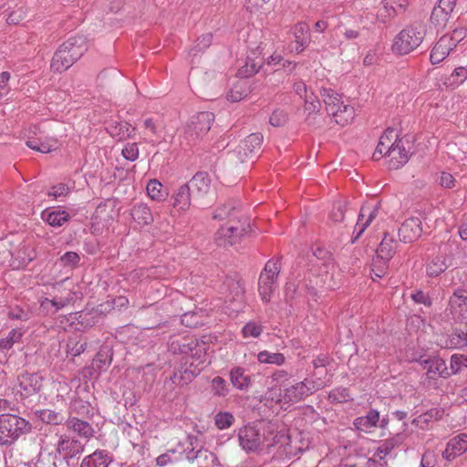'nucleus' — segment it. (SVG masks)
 <instances>
[{"label": "nucleus", "instance_id": "bf43d9fd", "mask_svg": "<svg viewBox=\"0 0 467 467\" xmlns=\"http://www.w3.org/2000/svg\"><path fill=\"white\" fill-rule=\"evenodd\" d=\"M379 211V203L370 205H363L360 208L359 212V220H363L365 216H368L367 220L365 221L368 223V224H370L373 219L377 216Z\"/></svg>", "mask_w": 467, "mask_h": 467}, {"label": "nucleus", "instance_id": "2eb2a0df", "mask_svg": "<svg viewBox=\"0 0 467 467\" xmlns=\"http://www.w3.org/2000/svg\"><path fill=\"white\" fill-rule=\"evenodd\" d=\"M65 426L67 429L79 438L88 441L95 435V430L92 425L88 422L85 419H80L76 416H69L65 420Z\"/></svg>", "mask_w": 467, "mask_h": 467}, {"label": "nucleus", "instance_id": "37998d69", "mask_svg": "<svg viewBox=\"0 0 467 467\" xmlns=\"http://www.w3.org/2000/svg\"><path fill=\"white\" fill-rule=\"evenodd\" d=\"M451 311L467 309V291L457 289L449 299Z\"/></svg>", "mask_w": 467, "mask_h": 467}, {"label": "nucleus", "instance_id": "3c124183", "mask_svg": "<svg viewBox=\"0 0 467 467\" xmlns=\"http://www.w3.org/2000/svg\"><path fill=\"white\" fill-rule=\"evenodd\" d=\"M352 399L350 398L347 388H337L332 389L328 394V400L331 403H345Z\"/></svg>", "mask_w": 467, "mask_h": 467}, {"label": "nucleus", "instance_id": "774afa93", "mask_svg": "<svg viewBox=\"0 0 467 467\" xmlns=\"http://www.w3.org/2000/svg\"><path fill=\"white\" fill-rule=\"evenodd\" d=\"M122 156L130 161H134L139 157V148L137 143H127L122 150Z\"/></svg>", "mask_w": 467, "mask_h": 467}, {"label": "nucleus", "instance_id": "0e129e2a", "mask_svg": "<svg viewBox=\"0 0 467 467\" xmlns=\"http://www.w3.org/2000/svg\"><path fill=\"white\" fill-rule=\"evenodd\" d=\"M262 331L261 325L256 322H248L242 329L244 337H257L261 335Z\"/></svg>", "mask_w": 467, "mask_h": 467}, {"label": "nucleus", "instance_id": "f8f14e48", "mask_svg": "<svg viewBox=\"0 0 467 467\" xmlns=\"http://www.w3.org/2000/svg\"><path fill=\"white\" fill-rule=\"evenodd\" d=\"M237 437L240 446L245 451H255L260 448V423L245 425L238 430Z\"/></svg>", "mask_w": 467, "mask_h": 467}, {"label": "nucleus", "instance_id": "f03ea898", "mask_svg": "<svg viewBox=\"0 0 467 467\" xmlns=\"http://www.w3.org/2000/svg\"><path fill=\"white\" fill-rule=\"evenodd\" d=\"M425 36V26L416 24L407 26L395 36L391 49L397 55H407L421 44Z\"/></svg>", "mask_w": 467, "mask_h": 467}, {"label": "nucleus", "instance_id": "c03bdc74", "mask_svg": "<svg viewBox=\"0 0 467 467\" xmlns=\"http://www.w3.org/2000/svg\"><path fill=\"white\" fill-rule=\"evenodd\" d=\"M146 190L149 197L153 201H162L168 195L163 190L162 184L157 180H150L147 184Z\"/></svg>", "mask_w": 467, "mask_h": 467}, {"label": "nucleus", "instance_id": "dca6fc26", "mask_svg": "<svg viewBox=\"0 0 467 467\" xmlns=\"http://www.w3.org/2000/svg\"><path fill=\"white\" fill-rule=\"evenodd\" d=\"M107 132L119 141L133 138L135 128L124 120L110 119L106 122Z\"/></svg>", "mask_w": 467, "mask_h": 467}, {"label": "nucleus", "instance_id": "473e14b6", "mask_svg": "<svg viewBox=\"0 0 467 467\" xmlns=\"http://www.w3.org/2000/svg\"><path fill=\"white\" fill-rule=\"evenodd\" d=\"M397 246V241L389 234H385L377 249V255L385 260H390L396 253Z\"/></svg>", "mask_w": 467, "mask_h": 467}, {"label": "nucleus", "instance_id": "7c9ffc66", "mask_svg": "<svg viewBox=\"0 0 467 467\" xmlns=\"http://www.w3.org/2000/svg\"><path fill=\"white\" fill-rule=\"evenodd\" d=\"M264 63L263 58L247 56L245 63L237 71V76L247 78L256 74Z\"/></svg>", "mask_w": 467, "mask_h": 467}, {"label": "nucleus", "instance_id": "603ef678", "mask_svg": "<svg viewBox=\"0 0 467 467\" xmlns=\"http://www.w3.org/2000/svg\"><path fill=\"white\" fill-rule=\"evenodd\" d=\"M234 422V417L228 411H220L214 417V423L219 430L230 428Z\"/></svg>", "mask_w": 467, "mask_h": 467}, {"label": "nucleus", "instance_id": "39448f33", "mask_svg": "<svg viewBox=\"0 0 467 467\" xmlns=\"http://www.w3.org/2000/svg\"><path fill=\"white\" fill-rule=\"evenodd\" d=\"M280 270V258H272L266 262L260 274L258 280V291L261 299L265 303L271 300V296L277 287V277Z\"/></svg>", "mask_w": 467, "mask_h": 467}, {"label": "nucleus", "instance_id": "0eeeda50", "mask_svg": "<svg viewBox=\"0 0 467 467\" xmlns=\"http://www.w3.org/2000/svg\"><path fill=\"white\" fill-rule=\"evenodd\" d=\"M323 387L324 384L322 381L317 382L313 379H306L303 381L285 388L284 398L288 402L296 403L304 400Z\"/></svg>", "mask_w": 467, "mask_h": 467}, {"label": "nucleus", "instance_id": "4468645a", "mask_svg": "<svg viewBox=\"0 0 467 467\" xmlns=\"http://www.w3.org/2000/svg\"><path fill=\"white\" fill-rule=\"evenodd\" d=\"M20 396L22 398L31 397L40 391L43 378L37 373L23 372L17 377Z\"/></svg>", "mask_w": 467, "mask_h": 467}, {"label": "nucleus", "instance_id": "2f4dec72", "mask_svg": "<svg viewBox=\"0 0 467 467\" xmlns=\"http://www.w3.org/2000/svg\"><path fill=\"white\" fill-rule=\"evenodd\" d=\"M294 35L296 38L295 51L299 54L310 43L309 28L306 24L299 23L295 26Z\"/></svg>", "mask_w": 467, "mask_h": 467}, {"label": "nucleus", "instance_id": "412c9836", "mask_svg": "<svg viewBox=\"0 0 467 467\" xmlns=\"http://www.w3.org/2000/svg\"><path fill=\"white\" fill-rule=\"evenodd\" d=\"M454 47H456L452 42H451L449 36H442L431 49L430 55L431 64H438L441 62Z\"/></svg>", "mask_w": 467, "mask_h": 467}, {"label": "nucleus", "instance_id": "a18cd8bd", "mask_svg": "<svg viewBox=\"0 0 467 467\" xmlns=\"http://www.w3.org/2000/svg\"><path fill=\"white\" fill-rule=\"evenodd\" d=\"M39 418L43 422L52 425L65 424V420H67L61 413L52 410H40Z\"/></svg>", "mask_w": 467, "mask_h": 467}, {"label": "nucleus", "instance_id": "4c0bfd02", "mask_svg": "<svg viewBox=\"0 0 467 467\" xmlns=\"http://www.w3.org/2000/svg\"><path fill=\"white\" fill-rule=\"evenodd\" d=\"M182 450H185V448L178 445L177 448L168 450L165 453L161 454L156 459L157 465L163 467L169 463L184 460V454L182 453Z\"/></svg>", "mask_w": 467, "mask_h": 467}, {"label": "nucleus", "instance_id": "cd10ccee", "mask_svg": "<svg viewBox=\"0 0 467 467\" xmlns=\"http://www.w3.org/2000/svg\"><path fill=\"white\" fill-rule=\"evenodd\" d=\"M132 219L141 225H149L153 222V215L150 207L143 202L136 203L130 210Z\"/></svg>", "mask_w": 467, "mask_h": 467}, {"label": "nucleus", "instance_id": "9d476101", "mask_svg": "<svg viewBox=\"0 0 467 467\" xmlns=\"http://www.w3.org/2000/svg\"><path fill=\"white\" fill-rule=\"evenodd\" d=\"M86 444L76 437L68 434H60L56 444V454L66 458L79 459L85 451Z\"/></svg>", "mask_w": 467, "mask_h": 467}, {"label": "nucleus", "instance_id": "c756f323", "mask_svg": "<svg viewBox=\"0 0 467 467\" xmlns=\"http://www.w3.org/2000/svg\"><path fill=\"white\" fill-rule=\"evenodd\" d=\"M379 422V412L377 410H370L367 415L356 418L353 424L357 430L367 432L368 429L376 427Z\"/></svg>", "mask_w": 467, "mask_h": 467}, {"label": "nucleus", "instance_id": "393cba45", "mask_svg": "<svg viewBox=\"0 0 467 467\" xmlns=\"http://www.w3.org/2000/svg\"><path fill=\"white\" fill-rule=\"evenodd\" d=\"M409 151L410 150H407L404 145L403 140H398V138H396L389 155L391 158V162L393 163L392 167L398 169L407 163L410 158Z\"/></svg>", "mask_w": 467, "mask_h": 467}, {"label": "nucleus", "instance_id": "79ce46f5", "mask_svg": "<svg viewBox=\"0 0 467 467\" xmlns=\"http://www.w3.org/2000/svg\"><path fill=\"white\" fill-rule=\"evenodd\" d=\"M448 268L446 258L443 255L434 257L426 266V273L431 277H436Z\"/></svg>", "mask_w": 467, "mask_h": 467}, {"label": "nucleus", "instance_id": "de8ad7c7", "mask_svg": "<svg viewBox=\"0 0 467 467\" xmlns=\"http://www.w3.org/2000/svg\"><path fill=\"white\" fill-rule=\"evenodd\" d=\"M228 159L233 164L235 165L253 160L246 150H244L243 146L240 145L235 147L234 150L228 152Z\"/></svg>", "mask_w": 467, "mask_h": 467}, {"label": "nucleus", "instance_id": "423d86ee", "mask_svg": "<svg viewBox=\"0 0 467 467\" xmlns=\"http://www.w3.org/2000/svg\"><path fill=\"white\" fill-rule=\"evenodd\" d=\"M214 121V115L209 111H202L192 116L186 125L185 137L192 142L205 136Z\"/></svg>", "mask_w": 467, "mask_h": 467}, {"label": "nucleus", "instance_id": "13d9d810", "mask_svg": "<svg viewBox=\"0 0 467 467\" xmlns=\"http://www.w3.org/2000/svg\"><path fill=\"white\" fill-rule=\"evenodd\" d=\"M339 33L346 40L357 39L361 35V27L357 26L349 27L347 24H341L338 26Z\"/></svg>", "mask_w": 467, "mask_h": 467}, {"label": "nucleus", "instance_id": "49530a36", "mask_svg": "<svg viewBox=\"0 0 467 467\" xmlns=\"http://www.w3.org/2000/svg\"><path fill=\"white\" fill-rule=\"evenodd\" d=\"M257 359L261 363L282 365L285 358L282 353H272L267 350H264L258 353Z\"/></svg>", "mask_w": 467, "mask_h": 467}, {"label": "nucleus", "instance_id": "f3484780", "mask_svg": "<svg viewBox=\"0 0 467 467\" xmlns=\"http://www.w3.org/2000/svg\"><path fill=\"white\" fill-rule=\"evenodd\" d=\"M422 234L421 221L418 217L407 219L399 229L400 240L404 243H412Z\"/></svg>", "mask_w": 467, "mask_h": 467}, {"label": "nucleus", "instance_id": "ddd939ff", "mask_svg": "<svg viewBox=\"0 0 467 467\" xmlns=\"http://www.w3.org/2000/svg\"><path fill=\"white\" fill-rule=\"evenodd\" d=\"M411 361H417L426 370L428 379H435L438 377L448 378L451 373L448 371L445 361L440 358L432 357L429 358H423L420 357L419 359H412Z\"/></svg>", "mask_w": 467, "mask_h": 467}, {"label": "nucleus", "instance_id": "6e6552de", "mask_svg": "<svg viewBox=\"0 0 467 467\" xmlns=\"http://www.w3.org/2000/svg\"><path fill=\"white\" fill-rule=\"evenodd\" d=\"M193 197V206L201 207L205 205L204 198L211 187V179L207 172H197L190 182H186Z\"/></svg>", "mask_w": 467, "mask_h": 467}, {"label": "nucleus", "instance_id": "7ed1b4c3", "mask_svg": "<svg viewBox=\"0 0 467 467\" xmlns=\"http://www.w3.org/2000/svg\"><path fill=\"white\" fill-rule=\"evenodd\" d=\"M31 424L25 419L10 413L0 415V444L10 445L20 436L30 432Z\"/></svg>", "mask_w": 467, "mask_h": 467}, {"label": "nucleus", "instance_id": "e2e57ef3", "mask_svg": "<svg viewBox=\"0 0 467 467\" xmlns=\"http://www.w3.org/2000/svg\"><path fill=\"white\" fill-rule=\"evenodd\" d=\"M213 36L211 34H205L197 39V43L193 49L191 50L190 54L196 56L197 52H202L212 44Z\"/></svg>", "mask_w": 467, "mask_h": 467}, {"label": "nucleus", "instance_id": "680f3d73", "mask_svg": "<svg viewBox=\"0 0 467 467\" xmlns=\"http://www.w3.org/2000/svg\"><path fill=\"white\" fill-rule=\"evenodd\" d=\"M212 388L215 396L224 397L228 394L226 381L219 376L213 378L212 380Z\"/></svg>", "mask_w": 467, "mask_h": 467}, {"label": "nucleus", "instance_id": "20e7f679", "mask_svg": "<svg viewBox=\"0 0 467 467\" xmlns=\"http://www.w3.org/2000/svg\"><path fill=\"white\" fill-rule=\"evenodd\" d=\"M250 222L248 218L230 220L226 225L222 226L215 234V243L218 246H232L239 244L242 238L249 232Z\"/></svg>", "mask_w": 467, "mask_h": 467}, {"label": "nucleus", "instance_id": "b1692460", "mask_svg": "<svg viewBox=\"0 0 467 467\" xmlns=\"http://www.w3.org/2000/svg\"><path fill=\"white\" fill-rule=\"evenodd\" d=\"M173 207L178 211H186L190 206L193 205V197L191 193L189 186L184 183L181 185L173 193Z\"/></svg>", "mask_w": 467, "mask_h": 467}, {"label": "nucleus", "instance_id": "a211bd4d", "mask_svg": "<svg viewBox=\"0 0 467 467\" xmlns=\"http://www.w3.org/2000/svg\"><path fill=\"white\" fill-rule=\"evenodd\" d=\"M112 461V454L109 451L97 449L83 457L78 467H109Z\"/></svg>", "mask_w": 467, "mask_h": 467}, {"label": "nucleus", "instance_id": "a19ab883", "mask_svg": "<svg viewBox=\"0 0 467 467\" xmlns=\"http://www.w3.org/2000/svg\"><path fill=\"white\" fill-rule=\"evenodd\" d=\"M451 348L467 347V323L463 327H454L450 336Z\"/></svg>", "mask_w": 467, "mask_h": 467}, {"label": "nucleus", "instance_id": "a878e982", "mask_svg": "<svg viewBox=\"0 0 467 467\" xmlns=\"http://www.w3.org/2000/svg\"><path fill=\"white\" fill-rule=\"evenodd\" d=\"M320 95L326 105L327 112L332 117L337 115V112L339 111L340 107L343 105L340 96L331 88H322Z\"/></svg>", "mask_w": 467, "mask_h": 467}, {"label": "nucleus", "instance_id": "e433bc0d", "mask_svg": "<svg viewBox=\"0 0 467 467\" xmlns=\"http://www.w3.org/2000/svg\"><path fill=\"white\" fill-rule=\"evenodd\" d=\"M402 441L403 438L401 434H396L395 436L383 441L382 443L377 448L374 456L379 458L380 460L384 459L392 451L394 448L400 446Z\"/></svg>", "mask_w": 467, "mask_h": 467}, {"label": "nucleus", "instance_id": "f704fd0d", "mask_svg": "<svg viewBox=\"0 0 467 467\" xmlns=\"http://www.w3.org/2000/svg\"><path fill=\"white\" fill-rule=\"evenodd\" d=\"M263 143V135L259 132L257 133H252L249 136H247L244 140H242L239 145L243 146L244 150L248 152L249 155L253 159H254Z\"/></svg>", "mask_w": 467, "mask_h": 467}, {"label": "nucleus", "instance_id": "5701e85b", "mask_svg": "<svg viewBox=\"0 0 467 467\" xmlns=\"http://www.w3.org/2000/svg\"><path fill=\"white\" fill-rule=\"evenodd\" d=\"M199 344L195 339L184 340L183 342L172 341L170 345V349L173 353H180L184 357H189L190 360L194 356H201V349H198Z\"/></svg>", "mask_w": 467, "mask_h": 467}, {"label": "nucleus", "instance_id": "f257e3e1", "mask_svg": "<svg viewBox=\"0 0 467 467\" xmlns=\"http://www.w3.org/2000/svg\"><path fill=\"white\" fill-rule=\"evenodd\" d=\"M88 50L87 38L82 36L69 37L55 52L50 67L54 72H64Z\"/></svg>", "mask_w": 467, "mask_h": 467}, {"label": "nucleus", "instance_id": "ea45409f", "mask_svg": "<svg viewBox=\"0 0 467 467\" xmlns=\"http://www.w3.org/2000/svg\"><path fill=\"white\" fill-rule=\"evenodd\" d=\"M397 138V134L395 133V130L391 128H388L384 134L379 138V141L377 145V154L385 153V155H389L391 148L393 146V139Z\"/></svg>", "mask_w": 467, "mask_h": 467}, {"label": "nucleus", "instance_id": "58836bf2", "mask_svg": "<svg viewBox=\"0 0 467 467\" xmlns=\"http://www.w3.org/2000/svg\"><path fill=\"white\" fill-rule=\"evenodd\" d=\"M385 16L391 18L403 13L409 5V0H384L382 2Z\"/></svg>", "mask_w": 467, "mask_h": 467}, {"label": "nucleus", "instance_id": "1a4fd4ad", "mask_svg": "<svg viewBox=\"0 0 467 467\" xmlns=\"http://www.w3.org/2000/svg\"><path fill=\"white\" fill-rule=\"evenodd\" d=\"M202 371L199 365L194 364L192 360H190L189 357H182L180 365L175 368L173 374L170 377V379L173 384L176 385H187L197 377Z\"/></svg>", "mask_w": 467, "mask_h": 467}, {"label": "nucleus", "instance_id": "bb28decb", "mask_svg": "<svg viewBox=\"0 0 467 467\" xmlns=\"http://www.w3.org/2000/svg\"><path fill=\"white\" fill-rule=\"evenodd\" d=\"M112 348L109 345H102L92 359V363L97 367L99 371L104 372L109 368L112 362Z\"/></svg>", "mask_w": 467, "mask_h": 467}, {"label": "nucleus", "instance_id": "338daca9", "mask_svg": "<svg viewBox=\"0 0 467 467\" xmlns=\"http://www.w3.org/2000/svg\"><path fill=\"white\" fill-rule=\"evenodd\" d=\"M287 121V114L282 109H275L270 116L269 122L274 127H282Z\"/></svg>", "mask_w": 467, "mask_h": 467}, {"label": "nucleus", "instance_id": "72a5a7b5", "mask_svg": "<svg viewBox=\"0 0 467 467\" xmlns=\"http://www.w3.org/2000/svg\"><path fill=\"white\" fill-rule=\"evenodd\" d=\"M41 217L52 227H60L70 218L68 213L62 210H45L42 212Z\"/></svg>", "mask_w": 467, "mask_h": 467}, {"label": "nucleus", "instance_id": "c9c22d12", "mask_svg": "<svg viewBox=\"0 0 467 467\" xmlns=\"http://www.w3.org/2000/svg\"><path fill=\"white\" fill-rule=\"evenodd\" d=\"M70 416H76L80 419H89L93 416L92 408L89 402L80 399L74 400L69 406Z\"/></svg>", "mask_w": 467, "mask_h": 467}, {"label": "nucleus", "instance_id": "69168bd1", "mask_svg": "<svg viewBox=\"0 0 467 467\" xmlns=\"http://www.w3.org/2000/svg\"><path fill=\"white\" fill-rule=\"evenodd\" d=\"M247 96V92L243 88L241 84H236L231 88L227 94V99L232 102H237L242 100Z\"/></svg>", "mask_w": 467, "mask_h": 467}, {"label": "nucleus", "instance_id": "864d4df0", "mask_svg": "<svg viewBox=\"0 0 467 467\" xmlns=\"http://www.w3.org/2000/svg\"><path fill=\"white\" fill-rule=\"evenodd\" d=\"M347 210L348 208L346 201L340 200L334 202L332 211L330 213L331 219L336 223L343 222Z\"/></svg>", "mask_w": 467, "mask_h": 467}, {"label": "nucleus", "instance_id": "4be33fe9", "mask_svg": "<svg viewBox=\"0 0 467 467\" xmlns=\"http://www.w3.org/2000/svg\"><path fill=\"white\" fill-rule=\"evenodd\" d=\"M240 212L241 203L235 200H229L215 210L213 218L215 220H223L226 218H232L231 220L234 221L235 219L236 221H238V219L243 220L244 217L239 216Z\"/></svg>", "mask_w": 467, "mask_h": 467}, {"label": "nucleus", "instance_id": "aec40b11", "mask_svg": "<svg viewBox=\"0 0 467 467\" xmlns=\"http://www.w3.org/2000/svg\"><path fill=\"white\" fill-rule=\"evenodd\" d=\"M223 287L228 292L227 300L236 303L241 306L244 300V287L242 280L234 277H226L223 282Z\"/></svg>", "mask_w": 467, "mask_h": 467}, {"label": "nucleus", "instance_id": "052dcab7", "mask_svg": "<svg viewBox=\"0 0 467 467\" xmlns=\"http://www.w3.org/2000/svg\"><path fill=\"white\" fill-rule=\"evenodd\" d=\"M467 79V69L463 67H456L449 78V85L459 86Z\"/></svg>", "mask_w": 467, "mask_h": 467}, {"label": "nucleus", "instance_id": "4d7b16f0", "mask_svg": "<svg viewBox=\"0 0 467 467\" xmlns=\"http://www.w3.org/2000/svg\"><path fill=\"white\" fill-rule=\"evenodd\" d=\"M389 261V260H385L377 255V257L373 259L371 269L372 274L378 278H381L382 276H384L388 272Z\"/></svg>", "mask_w": 467, "mask_h": 467}, {"label": "nucleus", "instance_id": "6ab92c4d", "mask_svg": "<svg viewBox=\"0 0 467 467\" xmlns=\"http://www.w3.org/2000/svg\"><path fill=\"white\" fill-rule=\"evenodd\" d=\"M260 436L261 450L275 446L283 438V435H280L277 431L275 425L270 421L260 422Z\"/></svg>", "mask_w": 467, "mask_h": 467}, {"label": "nucleus", "instance_id": "5fc2aeb1", "mask_svg": "<svg viewBox=\"0 0 467 467\" xmlns=\"http://www.w3.org/2000/svg\"><path fill=\"white\" fill-rule=\"evenodd\" d=\"M464 368L467 369V356L462 354H453L451 357V373L458 374Z\"/></svg>", "mask_w": 467, "mask_h": 467}, {"label": "nucleus", "instance_id": "09e8293b", "mask_svg": "<svg viewBox=\"0 0 467 467\" xmlns=\"http://www.w3.org/2000/svg\"><path fill=\"white\" fill-rule=\"evenodd\" d=\"M354 113L352 107L343 104L339 111H337V115H334L333 118L337 124L344 126L353 119Z\"/></svg>", "mask_w": 467, "mask_h": 467}, {"label": "nucleus", "instance_id": "8fccbe9b", "mask_svg": "<svg viewBox=\"0 0 467 467\" xmlns=\"http://www.w3.org/2000/svg\"><path fill=\"white\" fill-rule=\"evenodd\" d=\"M450 16L451 13L443 10V8L439 5H436L431 12V22L437 26H443L449 20Z\"/></svg>", "mask_w": 467, "mask_h": 467}, {"label": "nucleus", "instance_id": "c85d7f7f", "mask_svg": "<svg viewBox=\"0 0 467 467\" xmlns=\"http://www.w3.org/2000/svg\"><path fill=\"white\" fill-rule=\"evenodd\" d=\"M230 380L233 386L240 390L247 389L252 383L250 375L246 374L242 367H234L231 369Z\"/></svg>", "mask_w": 467, "mask_h": 467}, {"label": "nucleus", "instance_id": "6e6d98bb", "mask_svg": "<svg viewBox=\"0 0 467 467\" xmlns=\"http://www.w3.org/2000/svg\"><path fill=\"white\" fill-rule=\"evenodd\" d=\"M448 445L454 449V451H456L458 455H461L467 451V435L462 433L452 438L448 442Z\"/></svg>", "mask_w": 467, "mask_h": 467}, {"label": "nucleus", "instance_id": "9b49d317", "mask_svg": "<svg viewBox=\"0 0 467 467\" xmlns=\"http://www.w3.org/2000/svg\"><path fill=\"white\" fill-rule=\"evenodd\" d=\"M182 453L184 454V460L194 463L196 467H214L219 464L216 455L204 449L202 445H200L198 450L185 448V450H182Z\"/></svg>", "mask_w": 467, "mask_h": 467}]
</instances>
